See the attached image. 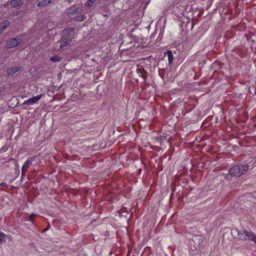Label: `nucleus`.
Listing matches in <instances>:
<instances>
[{"label":"nucleus","instance_id":"obj_1","mask_svg":"<svg viewBox=\"0 0 256 256\" xmlns=\"http://www.w3.org/2000/svg\"><path fill=\"white\" fill-rule=\"evenodd\" d=\"M249 168L248 164H236L228 170V174H224L225 178L231 180L233 177H240L246 173Z\"/></svg>","mask_w":256,"mask_h":256},{"label":"nucleus","instance_id":"obj_2","mask_svg":"<svg viewBox=\"0 0 256 256\" xmlns=\"http://www.w3.org/2000/svg\"><path fill=\"white\" fill-rule=\"evenodd\" d=\"M34 160V157H30L25 162L22 168V178L26 175V170L32 164V162Z\"/></svg>","mask_w":256,"mask_h":256},{"label":"nucleus","instance_id":"obj_3","mask_svg":"<svg viewBox=\"0 0 256 256\" xmlns=\"http://www.w3.org/2000/svg\"><path fill=\"white\" fill-rule=\"evenodd\" d=\"M72 42V40L70 38L62 37L58 42L60 43V47L61 48L68 46Z\"/></svg>","mask_w":256,"mask_h":256},{"label":"nucleus","instance_id":"obj_4","mask_svg":"<svg viewBox=\"0 0 256 256\" xmlns=\"http://www.w3.org/2000/svg\"><path fill=\"white\" fill-rule=\"evenodd\" d=\"M83 9L82 7H72L70 9L68 12H67V16H72L74 14H80L82 12Z\"/></svg>","mask_w":256,"mask_h":256},{"label":"nucleus","instance_id":"obj_5","mask_svg":"<svg viewBox=\"0 0 256 256\" xmlns=\"http://www.w3.org/2000/svg\"><path fill=\"white\" fill-rule=\"evenodd\" d=\"M42 94L30 98L28 100H25L23 104H33L37 102L40 100L42 98Z\"/></svg>","mask_w":256,"mask_h":256},{"label":"nucleus","instance_id":"obj_6","mask_svg":"<svg viewBox=\"0 0 256 256\" xmlns=\"http://www.w3.org/2000/svg\"><path fill=\"white\" fill-rule=\"evenodd\" d=\"M12 8L20 7L23 4L22 0H11L8 2Z\"/></svg>","mask_w":256,"mask_h":256},{"label":"nucleus","instance_id":"obj_7","mask_svg":"<svg viewBox=\"0 0 256 256\" xmlns=\"http://www.w3.org/2000/svg\"><path fill=\"white\" fill-rule=\"evenodd\" d=\"M18 42L16 38L11 39L10 41L7 42L6 46L8 48H13L16 46L18 44Z\"/></svg>","mask_w":256,"mask_h":256},{"label":"nucleus","instance_id":"obj_8","mask_svg":"<svg viewBox=\"0 0 256 256\" xmlns=\"http://www.w3.org/2000/svg\"><path fill=\"white\" fill-rule=\"evenodd\" d=\"M246 232H252V231H246L244 230L243 232H238V238L243 240L246 241L248 240L247 235L246 234Z\"/></svg>","mask_w":256,"mask_h":256},{"label":"nucleus","instance_id":"obj_9","mask_svg":"<svg viewBox=\"0 0 256 256\" xmlns=\"http://www.w3.org/2000/svg\"><path fill=\"white\" fill-rule=\"evenodd\" d=\"M54 1L55 0H42L38 2V6L40 8H43L54 2Z\"/></svg>","mask_w":256,"mask_h":256},{"label":"nucleus","instance_id":"obj_10","mask_svg":"<svg viewBox=\"0 0 256 256\" xmlns=\"http://www.w3.org/2000/svg\"><path fill=\"white\" fill-rule=\"evenodd\" d=\"M20 70V68L18 66L9 68L7 69V74L8 76H12L18 72Z\"/></svg>","mask_w":256,"mask_h":256},{"label":"nucleus","instance_id":"obj_11","mask_svg":"<svg viewBox=\"0 0 256 256\" xmlns=\"http://www.w3.org/2000/svg\"><path fill=\"white\" fill-rule=\"evenodd\" d=\"M10 24V22L8 20H6L0 24V34H2L3 31L8 27Z\"/></svg>","mask_w":256,"mask_h":256},{"label":"nucleus","instance_id":"obj_12","mask_svg":"<svg viewBox=\"0 0 256 256\" xmlns=\"http://www.w3.org/2000/svg\"><path fill=\"white\" fill-rule=\"evenodd\" d=\"M248 240L252 241L256 244V235L253 232H246Z\"/></svg>","mask_w":256,"mask_h":256},{"label":"nucleus","instance_id":"obj_13","mask_svg":"<svg viewBox=\"0 0 256 256\" xmlns=\"http://www.w3.org/2000/svg\"><path fill=\"white\" fill-rule=\"evenodd\" d=\"M167 54H168V62L170 64H172L174 60V57H173V55H172V51L168 50Z\"/></svg>","mask_w":256,"mask_h":256},{"label":"nucleus","instance_id":"obj_14","mask_svg":"<svg viewBox=\"0 0 256 256\" xmlns=\"http://www.w3.org/2000/svg\"><path fill=\"white\" fill-rule=\"evenodd\" d=\"M61 60V57L58 56H54L50 58V60L53 62H60Z\"/></svg>","mask_w":256,"mask_h":256},{"label":"nucleus","instance_id":"obj_15","mask_svg":"<svg viewBox=\"0 0 256 256\" xmlns=\"http://www.w3.org/2000/svg\"><path fill=\"white\" fill-rule=\"evenodd\" d=\"M86 18V16L84 15H80L75 17L74 20L77 22H82Z\"/></svg>","mask_w":256,"mask_h":256},{"label":"nucleus","instance_id":"obj_16","mask_svg":"<svg viewBox=\"0 0 256 256\" xmlns=\"http://www.w3.org/2000/svg\"><path fill=\"white\" fill-rule=\"evenodd\" d=\"M136 72L139 74L140 76H142L144 79H145V76H144V71L142 68H137Z\"/></svg>","mask_w":256,"mask_h":256},{"label":"nucleus","instance_id":"obj_17","mask_svg":"<svg viewBox=\"0 0 256 256\" xmlns=\"http://www.w3.org/2000/svg\"><path fill=\"white\" fill-rule=\"evenodd\" d=\"M96 0H88L86 3V5L88 7H91L96 2Z\"/></svg>","mask_w":256,"mask_h":256},{"label":"nucleus","instance_id":"obj_18","mask_svg":"<svg viewBox=\"0 0 256 256\" xmlns=\"http://www.w3.org/2000/svg\"><path fill=\"white\" fill-rule=\"evenodd\" d=\"M74 28H66L64 30V32L67 34H70V33H72Z\"/></svg>","mask_w":256,"mask_h":256},{"label":"nucleus","instance_id":"obj_19","mask_svg":"<svg viewBox=\"0 0 256 256\" xmlns=\"http://www.w3.org/2000/svg\"><path fill=\"white\" fill-rule=\"evenodd\" d=\"M6 234L3 232H0V244H1L4 239Z\"/></svg>","mask_w":256,"mask_h":256},{"label":"nucleus","instance_id":"obj_20","mask_svg":"<svg viewBox=\"0 0 256 256\" xmlns=\"http://www.w3.org/2000/svg\"><path fill=\"white\" fill-rule=\"evenodd\" d=\"M36 215L34 214H32L30 215V220L32 221V222H33L34 220V218L36 217Z\"/></svg>","mask_w":256,"mask_h":256},{"label":"nucleus","instance_id":"obj_21","mask_svg":"<svg viewBox=\"0 0 256 256\" xmlns=\"http://www.w3.org/2000/svg\"><path fill=\"white\" fill-rule=\"evenodd\" d=\"M50 224H48V226L46 227V228L45 229H44V230H43V232H45V231L47 230L48 229V228H49V227H50Z\"/></svg>","mask_w":256,"mask_h":256},{"label":"nucleus","instance_id":"obj_22","mask_svg":"<svg viewBox=\"0 0 256 256\" xmlns=\"http://www.w3.org/2000/svg\"><path fill=\"white\" fill-rule=\"evenodd\" d=\"M3 184H4V183H3V182H2V183L0 184V186H2Z\"/></svg>","mask_w":256,"mask_h":256},{"label":"nucleus","instance_id":"obj_23","mask_svg":"<svg viewBox=\"0 0 256 256\" xmlns=\"http://www.w3.org/2000/svg\"><path fill=\"white\" fill-rule=\"evenodd\" d=\"M71 0H67V1L70 2Z\"/></svg>","mask_w":256,"mask_h":256}]
</instances>
